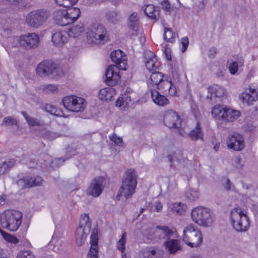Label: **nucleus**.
<instances>
[{"mask_svg": "<svg viewBox=\"0 0 258 258\" xmlns=\"http://www.w3.org/2000/svg\"><path fill=\"white\" fill-rule=\"evenodd\" d=\"M111 60L116 65L108 67L105 72V83L109 86H115L120 80V77L118 72L115 69L126 70L127 66V58L124 52L119 50H114L110 54Z\"/></svg>", "mask_w": 258, "mask_h": 258, "instance_id": "f257e3e1", "label": "nucleus"}, {"mask_svg": "<svg viewBox=\"0 0 258 258\" xmlns=\"http://www.w3.org/2000/svg\"><path fill=\"white\" fill-rule=\"evenodd\" d=\"M137 172L134 169H128L124 172L122 184L116 196L117 200H120V198L122 196L127 200L135 193L137 184Z\"/></svg>", "mask_w": 258, "mask_h": 258, "instance_id": "f03ea898", "label": "nucleus"}, {"mask_svg": "<svg viewBox=\"0 0 258 258\" xmlns=\"http://www.w3.org/2000/svg\"><path fill=\"white\" fill-rule=\"evenodd\" d=\"M22 213L19 211L6 210L0 215L1 224L9 231H16L22 223Z\"/></svg>", "mask_w": 258, "mask_h": 258, "instance_id": "7ed1b4c3", "label": "nucleus"}, {"mask_svg": "<svg viewBox=\"0 0 258 258\" xmlns=\"http://www.w3.org/2000/svg\"><path fill=\"white\" fill-rule=\"evenodd\" d=\"M230 218L234 229L238 232H245L248 229L250 221L241 208L236 207L231 210Z\"/></svg>", "mask_w": 258, "mask_h": 258, "instance_id": "20e7f679", "label": "nucleus"}, {"mask_svg": "<svg viewBox=\"0 0 258 258\" xmlns=\"http://www.w3.org/2000/svg\"><path fill=\"white\" fill-rule=\"evenodd\" d=\"M36 70L37 74L40 77L51 76L54 79H58L63 75L62 69L49 60L42 61L37 66Z\"/></svg>", "mask_w": 258, "mask_h": 258, "instance_id": "39448f33", "label": "nucleus"}, {"mask_svg": "<svg viewBox=\"0 0 258 258\" xmlns=\"http://www.w3.org/2000/svg\"><path fill=\"white\" fill-rule=\"evenodd\" d=\"M191 216L196 223L205 227H210L214 220V215L211 210L204 207L193 209Z\"/></svg>", "mask_w": 258, "mask_h": 258, "instance_id": "423d86ee", "label": "nucleus"}, {"mask_svg": "<svg viewBox=\"0 0 258 258\" xmlns=\"http://www.w3.org/2000/svg\"><path fill=\"white\" fill-rule=\"evenodd\" d=\"M86 34L88 40L97 44L104 43L108 38L105 27L98 23L90 25L87 28Z\"/></svg>", "mask_w": 258, "mask_h": 258, "instance_id": "0eeeda50", "label": "nucleus"}, {"mask_svg": "<svg viewBox=\"0 0 258 258\" xmlns=\"http://www.w3.org/2000/svg\"><path fill=\"white\" fill-rule=\"evenodd\" d=\"M183 241L190 247H197L203 242L201 232L192 224L187 225L183 230Z\"/></svg>", "mask_w": 258, "mask_h": 258, "instance_id": "6e6552de", "label": "nucleus"}, {"mask_svg": "<svg viewBox=\"0 0 258 258\" xmlns=\"http://www.w3.org/2000/svg\"><path fill=\"white\" fill-rule=\"evenodd\" d=\"M212 114L216 119H221L225 122H232L237 119L240 113L237 110L218 105L213 107Z\"/></svg>", "mask_w": 258, "mask_h": 258, "instance_id": "1a4fd4ad", "label": "nucleus"}, {"mask_svg": "<svg viewBox=\"0 0 258 258\" xmlns=\"http://www.w3.org/2000/svg\"><path fill=\"white\" fill-rule=\"evenodd\" d=\"M50 16L49 11L43 9H39L28 14L26 18V22L30 27L38 28L45 23Z\"/></svg>", "mask_w": 258, "mask_h": 258, "instance_id": "9d476101", "label": "nucleus"}, {"mask_svg": "<svg viewBox=\"0 0 258 258\" xmlns=\"http://www.w3.org/2000/svg\"><path fill=\"white\" fill-rule=\"evenodd\" d=\"M62 103L67 109L76 112L83 111L86 105V101L83 98L75 95L64 97Z\"/></svg>", "mask_w": 258, "mask_h": 258, "instance_id": "9b49d317", "label": "nucleus"}, {"mask_svg": "<svg viewBox=\"0 0 258 258\" xmlns=\"http://www.w3.org/2000/svg\"><path fill=\"white\" fill-rule=\"evenodd\" d=\"M91 221L88 214H84L81 215L80 220L79 226L76 229V238L80 243L84 242L88 234L91 230Z\"/></svg>", "mask_w": 258, "mask_h": 258, "instance_id": "f8f14e48", "label": "nucleus"}, {"mask_svg": "<svg viewBox=\"0 0 258 258\" xmlns=\"http://www.w3.org/2000/svg\"><path fill=\"white\" fill-rule=\"evenodd\" d=\"M104 186L105 179L103 177L100 176L95 177L86 190L87 195L97 198L102 192Z\"/></svg>", "mask_w": 258, "mask_h": 258, "instance_id": "ddd939ff", "label": "nucleus"}, {"mask_svg": "<svg viewBox=\"0 0 258 258\" xmlns=\"http://www.w3.org/2000/svg\"><path fill=\"white\" fill-rule=\"evenodd\" d=\"M43 182V179L40 176H26L20 178L16 184L21 189L30 188L34 186H40Z\"/></svg>", "mask_w": 258, "mask_h": 258, "instance_id": "4468645a", "label": "nucleus"}, {"mask_svg": "<svg viewBox=\"0 0 258 258\" xmlns=\"http://www.w3.org/2000/svg\"><path fill=\"white\" fill-rule=\"evenodd\" d=\"M20 46L26 49L36 48L39 43V36L35 33H28L27 35L17 38Z\"/></svg>", "mask_w": 258, "mask_h": 258, "instance_id": "2eb2a0df", "label": "nucleus"}, {"mask_svg": "<svg viewBox=\"0 0 258 258\" xmlns=\"http://www.w3.org/2000/svg\"><path fill=\"white\" fill-rule=\"evenodd\" d=\"M164 122L169 128H177L181 126V120L175 111H167L164 115Z\"/></svg>", "mask_w": 258, "mask_h": 258, "instance_id": "dca6fc26", "label": "nucleus"}, {"mask_svg": "<svg viewBox=\"0 0 258 258\" xmlns=\"http://www.w3.org/2000/svg\"><path fill=\"white\" fill-rule=\"evenodd\" d=\"M227 146L228 148L235 151H241L244 147L243 136L237 133L229 136L227 140Z\"/></svg>", "mask_w": 258, "mask_h": 258, "instance_id": "f3484780", "label": "nucleus"}, {"mask_svg": "<svg viewBox=\"0 0 258 258\" xmlns=\"http://www.w3.org/2000/svg\"><path fill=\"white\" fill-rule=\"evenodd\" d=\"M153 89L162 90L164 88V85H169V80L164 79V75L160 72L155 71L152 73L150 76Z\"/></svg>", "mask_w": 258, "mask_h": 258, "instance_id": "a211bd4d", "label": "nucleus"}, {"mask_svg": "<svg viewBox=\"0 0 258 258\" xmlns=\"http://www.w3.org/2000/svg\"><path fill=\"white\" fill-rule=\"evenodd\" d=\"M144 62L146 68L150 72L156 71L159 69L160 62L158 61L156 55L151 51L145 53Z\"/></svg>", "mask_w": 258, "mask_h": 258, "instance_id": "6ab92c4d", "label": "nucleus"}, {"mask_svg": "<svg viewBox=\"0 0 258 258\" xmlns=\"http://www.w3.org/2000/svg\"><path fill=\"white\" fill-rule=\"evenodd\" d=\"M52 42L56 46H61L67 42L69 33L65 30H57L52 34Z\"/></svg>", "mask_w": 258, "mask_h": 258, "instance_id": "aec40b11", "label": "nucleus"}, {"mask_svg": "<svg viewBox=\"0 0 258 258\" xmlns=\"http://www.w3.org/2000/svg\"><path fill=\"white\" fill-rule=\"evenodd\" d=\"M229 61V71L232 75H235L237 72L238 66H243L244 63L242 56L238 54L233 55Z\"/></svg>", "mask_w": 258, "mask_h": 258, "instance_id": "412c9836", "label": "nucleus"}, {"mask_svg": "<svg viewBox=\"0 0 258 258\" xmlns=\"http://www.w3.org/2000/svg\"><path fill=\"white\" fill-rule=\"evenodd\" d=\"M240 99L243 102L246 103L248 105H252L258 99V96L254 89H250L248 91L241 93Z\"/></svg>", "mask_w": 258, "mask_h": 258, "instance_id": "4be33fe9", "label": "nucleus"}, {"mask_svg": "<svg viewBox=\"0 0 258 258\" xmlns=\"http://www.w3.org/2000/svg\"><path fill=\"white\" fill-rule=\"evenodd\" d=\"M151 97L153 102L160 106L169 104V101L164 95H161L157 90H151Z\"/></svg>", "mask_w": 258, "mask_h": 258, "instance_id": "5701e85b", "label": "nucleus"}, {"mask_svg": "<svg viewBox=\"0 0 258 258\" xmlns=\"http://www.w3.org/2000/svg\"><path fill=\"white\" fill-rule=\"evenodd\" d=\"M174 232L166 226H157L155 231V234L158 236L160 239L168 240L173 236Z\"/></svg>", "mask_w": 258, "mask_h": 258, "instance_id": "b1692460", "label": "nucleus"}, {"mask_svg": "<svg viewBox=\"0 0 258 258\" xmlns=\"http://www.w3.org/2000/svg\"><path fill=\"white\" fill-rule=\"evenodd\" d=\"M68 8L66 9L65 13L67 16V22L68 25L73 23L76 21L80 16L81 12L80 9L77 7H69Z\"/></svg>", "mask_w": 258, "mask_h": 258, "instance_id": "393cba45", "label": "nucleus"}, {"mask_svg": "<svg viewBox=\"0 0 258 258\" xmlns=\"http://www.w3.org/2000/svg\"><path fill=\"white\" fill-rule=\"evenodd\" d=\"M66 9H59L55 10L53 15V17L55 23L60 26H63L68 25L67 16L66 15Z\"/></svg>", "mask_w": 258, "mask_h": 258, "instance_id": "a878e982", "label": "nucleus"}, {"mask_svg": "<svg viewBox=\"0 0 258 258\" xmlns=\"http://www.w3.org/2000/svg\"><path fill=\"white\" fill-rule=\"evenodd\" d=\"M164 245L166 250L170 254L175 253L180 249L179 241L176 239L170 238L164 242Z\"/></svg>", "mask_w": 258, "mask_h": 258, "instance_id": "bb28decb", "label": "nucleus"}, {"mask_svg": "<svg viewBox=\"0 0 258 258\" xmlns=\"http://www.w3.org/2000/svg\"><path fill=\"white\" fill-rule=\"evenodd\" d=\"M115 94V90L111 87L101 89L99 92V97L101 100L109 101Z\"/></svg>", "mask_w": 258, "mask_h": 258, "instance_id": "cd10ccee", "label": "nucleus"}, {"mask_svg": "<svg viewBox=\"0 0 258 258\" xmlns=\"http://www.w3.org/2000/svg\"><path fill=\"white\" fill-rule=\"evenodd\" d=\"M225 91L224 89L222 87L218 85L209 87L208 88V92L211 93V94L210 95H208L207 98L210 99L213 97L220 98L224 95Z\"/></svg>", "mask_w": 258, "mask_h": 258, "instance_id": "c85d7f7f", "label": "nucleus"}, {"mask_svg": "<svg viewBox=\"0 0 258 258\" xmlns=\"http://www.w3.org/2000/svg\"><path fill=\"white\" fill-rule=\"evenodd\" d=\"M204 134L202 131L201 126L199 122H197L196 126L189 133V137L192 140L197 141L201 140L203 141Z\"/></svg>", "mask_w": 258, "mask_h": 258, "instance_id": "c756f323", "label": "nucleus"}, {"mask_svg": "<svg viewBox=\"0 0 258 258\" xmlns=\"http://www.w3.org/2000/svg\"><path fill=\"white\" fill-rule=\"evenodd\" d=\"M144 12L146 15L153 20L157 21L159 16V12L156 10L153 5H148L144 9Z\"/></svg>", "mask_w": 258, "mask_h": 258, "instance_id": "7c9ffc66", "label": "nucleus"}, {"mask_svg": "<svg viewBox=\"0 0 258 258\" xmlns=\"http://www.w3.org/2000/svg\"><path fill=\"white\" fill-rule=\"evenodd\" d=\"M16 163L14 159H10L0 163V175H3L12 168Z\"/></svg>", "mask_w": 258, "mask_h": 258, "instance_id": "2f4dec72", "label": "nucleus"}, {"mask_svg": "<svg viewBox=\"0 0 258 258\" xmlns=\"http://www.w3.org/2000/svg\"><path fill=\"white\" fill-rule=\"evenodd\" d=\"M21 114L24 117L25 119L26 120L28 124L30 126H42L44 124V122L37 118H35L29 116L27 113L25 111H22Z\"/></svg>", "mask_w": 258, "mask_h": 258, "instance_id": "473e14b6", "label": "nucleus"}, {"mask_svg": "<svg viewBox=\"0 0 258 258\" xmlns=\"http://www.w3.org/2000/svg\"><path fill=\"white\" fill-rule=\"evenodd\" d=\"M169 207L171 208L173 213L182 215L186 211V206L181 202H175L169 204Z\"/></svg>", "mask_w": 258, "mask_h": 258, "instance_id": "72a5a7b5", "label": "nucleus"}, {"mask_svg": "<svg viewBox=\"0 0 258 258\" xmlns=\"http://www.w3.org/2000/svg\"><path fill=\"white\" fill-rule=\"evenodd\" d=\"M105 16L108 22L114 24L118 23L121 19L120 13L115 10L108 11L106 12Z\"/></svg>", "mask_w": 258, "mask_h": 258, "instance_id": "f704fd0d", "label": "nucleus"}, {"mask_svg": "<svg viewBox=\"0 0 258 258\" xmlns=\"http://www.w3.org/2000/svg\"><path fill=\"white\" fill-rule=\"evenodd\" d=\"M128 28L137 32L139 29V19L138 18V14L134 13L132 14L129 18L128 22Z\"/></svg>", "mask_w": 258, "mask_h": 258, "instance_id": "c9c22d12", "label": "nucleus"}, {"mask_svg": "<svg viewBox=\"0 0 258 258\" xmlns=\"http://www.w3.org/2000/svg\"><path fill=\"white\" fill-rule=\"evenodd\" d=\"M84 25L82 23L74 25L69 29V37H77L84 31Z\"/></svg>", "mask_w": 258, "mask_h": 258, "instance_id": "e433bc0d", "label": "nucleus"}, {"mask_svg": "<svg viewBox=\"0 0 258 258\" xmlns=\"http://www.w3.org/2000/svg\"><path fill=\"white\" fill-rule=\"evenodd\" d=\"M176 34L171 30L170 28H165L163 35L164 40L167 42L173 43L175 41Z\"/></svg>", "mask_w": 258, "mask_h": 258, "instance_id": "4c0bfd02", "label": "nucleus"}, {"mask_svg": "<svg viewBox=\"0 0 258 258\" xmlns=\"http://www.w3.org/2000/svg\"><path fill=\"white\" fill-rule=\"evenodd\" d=\"M142 254L140 258H157L156 249L152 247L143 250Z\"/></svg>", "mask_w": 258, "mask_h": 258, "instance_id": "58836bf2", "label": "nucleus"}, {"mask_svg": "<svg viewBox=\"0 0 258 258\" xmlns=\"http://www.w3.org/2000/svg\"><path fill=\"white\" fill-rule=\"evenodd\" d=\"M185 197L189 201H194L199 199V193L198 191L189 188L185 191Z\"/></svg>", "mask_w": 258, "mask_h": 258, "instance_id": "ea45409f", "label": "nucleus"}, {"mask_svg": "<svg viewBox=\"0 0 258 258\" xmlns=\"http://www.w3.org/2000/svg\"><path fill=\"white\" fill-rule=\"evenodd\" d=\"M126 233L123 232L120 239L117 243L116 246L117 249L121 251L122 253H124L125 250V243L126 242Z\"/></svg>", "mask_w": 258, "mask_h": 258, "instance_id": "a19ab883", "label": "nucleus"}, {"mask_svg": "<svg viewBox=\"0 0 258 258\" xmlns=\"http://www.w3.org/2000/svg\"><path fill=\"white\" fill-rule=\"evenodd\" d=\"M0 232L4 238L9 242L14 244H16L19 242V239L17 237L11 235L2 229H0Z\"/></svg>", "mask_w": 258, "mask_h": 258, "instance_id": "79ce46f5", "label": "nucleus"}, {"mask_svg": "<svg viewBox=\"0 0 258 258\" xmlns=\"http://www.w3.org/2000/svg\"><path fill=\"white\" fill-rule=\"evenodd\" d=\"M56 4L59 6L69 7L75 5L78 0H54Z\"/></svg>", "mask_w": 258, "mask_h": 258, "instance_id": "37998d69", "label": "nucleus"}, {"mask_svg": "<svg viewBox=\"0 0 258 258\" xmlns=\"http://www.w3.org/2000/svg\"><path fill=\"white\" fill-rule=\"evenodd\" d=\"M169 85L168 86L167 85H165L164 88H163L162 90L164 91H166L168 90L169 94L170 96H174L177 93L176 88L175 85L172 84L170 80H169Z\"/></svg>", "mask_w": 258, "mask_h": 258, "instance_id": "c03bdc74", "label": "nucleus"}, {"mask_svg": "<svg viewBox=\"0 0 258 258\" xmlns=\"http://www.w3.org/2000/svg\"><path fill=\"white\" fill-rule=\"evenodd\" d=\"M45 109L47 112L50 113V114L52 115L61 116V114H60V111L53 105L46 104L45 106Z\"/></svg>", "mask_w": 258, "mask_h": 258, "instance_id": "a18cd8bd", "label": "nucleus"}, {"mask_svg": "<svg viewBox=\"0 0 258 258\" xmlns=\"http://www.w3.org/2000/svg\"><path fill=\"white\" fill-rule=\"evenodd\" d=\"M17 258H35V256L32 251L24 250L21 251L18 253Z\"/></svg>", "mask_w": 258, "mask_h": 258, "instance_id": "49530a36", "label": "nucleus"}, {"mask_svg": "<svg viewBox=\"0 0 258 258\" xmlns=\"http://www.w3.org/2000/svg\"><path fill=\"white\" fill-rule=\"evenodd\" d=\"M18 121L17 119L12 116L6 117L3 121L2 124H5L6 125H17Z\"/></svg>", "mask_w": 258, "mask_h": 258, "instance_id": "de8ad7c7", "label": "nucleus"}, {"mask_svg": "<svg viewBox=\"0 0 258 258\" xmlns=\"http://www.w3.org/2000/svg\"><path fill=\"white\" fill-rule=\"evenodd\" d=\"M98 237L97 232L93 230L90 236L91 246L98 247Z\"/></svg>", "mask_w": 258, "mask_h": 258, "instance_id": "09e8293b", "label": "nucleus"}, {"mask_svg": "<svg viewBox=\"0 0 258 258\" xmlns=\"http://www.w3.org/2000/svg\"><path fill=\"white\" fill-rule=\"evenodd\" d=\"M110 140L113 142L115 144L122 147L123 144V141L121 138L118 137L116 134H113L109 137Z\"/></svg>", "mask_w": 258, "mask_h": 258, "instance_id": "8fccbe9b", "label": "nucleus"}, {"mask_svg": "<svg viewBox=\"0 0 258 258\" xmlns=\"http://www.w3.org/2000/svg\"><path fill=\"white\" fill-rule=\"evenodd\" d=\"M8 1L12 5L17 6L19 9L25 8L26 5V3L23 0H8Z\"/></svg>", "mask_w": 258, "mask_h": 258, "instance_id": "3c124183", "label": "nucleus"}, {"mask_svg": "<svg viewBox=\"0 0 258 258\" xmlns=\"http://www.w3.org/2000/svg\"><path fill=\"white\" fill-rule=\"evenodd\" d=\"M98 247L91 246L88 254V258H97Z\"/></svg>", "mask_w": 258, "mask_h": 258, "instance_id": "603ef678", "label": "nucleus"}, {"mask_svg": "<svg viewBox=\"0 0 258 258\" xmlns=\"http://www.w3.org/2000/svg\"><path fill=\"white\" fill-rule=\"evenodd\" d=\"M57 90V87L53 85H47L43 88V91L47 93H53Z\"/></svg>", "mask_w": 258, "mask_h": 258, "instance_id": "864d4df0", "label": "nucleus"}, {"mask_svg": "<svg viewBox=\"0 0 258 258\" xmlns=\"http://www.w3.org/2000/svg\"><path fill=\"white\" fill-rule=\"evenodd\" d=\"M223 185L225 189L227 191L233 190L234 188V185L230 181V179L227 178H225V183H223Z\"/></svg>", "mask_w": 258, "mask_h": 258, "instance_id": "5fc2aeb1", "label": "nucleus"}, {"mask_svg": "<svg viewBox=\"0 0 258 258\" xmlns=\"http://www.w3.org/2000/svg\"><path fill=\"white\" fill-rule=\"evenodd\" d=\"M162 9L165 11L170 12L171 9V4L168 0H163L160 3Z\"/></svg>", "mask_w": 258, "mask_h": 258, "instance_id": "6e6d98bb", "label": "nucleus"}, {"mask_svg": "<svg viewBox=\"0 0 258 258\" xmlns=\"http://www.w3.org/2000/svg\"><path fill=\"white\" fill-rule=\"evenodd\" d=\"M122 97L123 99L124 103H125L124 107L128 106L132 102L131 96L129 95L128 93H125L122 95Z\"/></svg>", "mask_w": 258, "mask_h": 258, "instance_id": "4d7b16f0", "label": "nucleus"}, {"mask_svg": "<svg viewBox=\"0 0 258 258\" xmlns=\"http://www.w3.org/2000/svg\"><path fill=\"white\" fill-rule=\"evenodd\" d=\"M181 43L182 47L181 48L182 52H184L186 49L188 45V39L187 37H184L181 39Z\"/></svg>", "mask_w": 258, "mask_h": 258, "instance_id": "13d9d810", "label": "nucleus"}, {"mask_svg": "<svg viewBox=\"0 0 258 258\" xmlns=\"http://www.w3.org/2000/svg\"><path fill=\"white\" fill-rule=\"evenodd\" d=\"M67 156L70 158L75 155L77 152L75 150H73L72 148L68 147L67 148Z\"/></svg>", "mask_w": 258, "mask_h": 258, "instance_id": "bf43d9fd", "label": "nucleus"}, {"mask_svg": "<svg viewBox=\"0 0 258 258\" xmlns=\"http://www.w3.org/2000/svg\"><path fill=\"white\" fill-rule=\"evenodd\" d=\"M171 50L169 48H166L164 49V54L167 59L169 61H171L172 59V56L171 54Z\"/></svg>", "mask_w": 258, "mask_h": 258, "instance_id": "052dcab7", "label": "nucleus"}, {"mask_svg": "<svg viewBox=\"0 0 258 258\" xmlns=\"http://www.w3.org/2000/svg\"><path fill=\"white\" fill-rule=\"evenodd\" d=\"M125 103H124L123 99L121 96L119 97L115 102V105L118 107L123 106L124 107Z\"/></svg>", "mask_w": 258, "mask_h": 258, "instance_id": "680f3d73", "label": "nucleus"}, {"mask_svg": "<svg viewBox=\"0 0 258 258\" xmlns=\"http://www.w3.org/2000/svg\"><path fill=\"white\" fill-rule=\"evenodd\" d=\"M155 207L156 211L157 212H160L162 211L163 208L162 204L159 201L156 202L155 203Z\"/></svg>", "mask_w": 258, "mask_h": 258, "instance_id": "e2e57ef3", "label": "nucleus"}, {"mask_svg": "<svg viewBox=\"0 0 258 258\" xmlns=\"http://www.w3.org/2000/svg\"><path fill=\"white\" fill-rule=\"evenodd\" d=\"M217 53V49L215 47H211L209 51V56L211 58L214 57Z\"/></svg>", "mask_w": 258, "mask_h": 258, "instance_id": "0e129e2a", "label": "nucleus"}, {"mask_svg": "<svg viewBox=\"0 0 258 258\" xmlns=\"http://www.w3.org/2000/svg\"><path fill=\"white\" fill-rule=\"evenodd\" d=\"M167 158H168V161L171 163L170 167L172 168H175V166L173 165V164H172V162H173L172 156L171 155H168Z\"/></svg>", "mask_w": 258, "mask_h": 258, "instance_id": "69168bd1", "label": "nucleus"}, {"mask_svg": "<svg viewBox=\"0 0 258 258\" xmlns=\"http://www.w3.org/2000/svg\"><path fill=\"white\" fill-rule=\"evenodd\" d=\"M6 199V196L5 195L0 196V205H3L5 203Z\"/></svg>", "mask_w": 258, "mask_h": 258, "instance_id": "338daca9", "label": "nucleus"}, {"mask_svg": "<svg viewBox=\"0 0 258 258\" xmlns=\"http://www.w3.org/2000/svg\"><path fill=\"white\" fill-rule=\"evenodd\" d=\"M0 258H8L4 251L1 248H0Z\"/></svg>", "mask_w": 258, "mask_h": 258, "instance_id": "774afa93", "label": "nucleus"}]
</instances>
